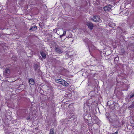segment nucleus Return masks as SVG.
Instances as JSON below:
<instances>
[{
    "instance_id": "9b49d317",
    "label": "nucleus",
    "mask_w": 134,
    "mask_h": 134,
    "mask_svg": "<svg viewBox=\"0 0 134 134\" xmlns=\"http://www.w3.org/2000/svg\"><path fill=\"white\" fill-rule=\"evenodd\" d=\"M41 54L43 58H46V55L45 53L44 52H42L41 53Z\"/></svg>"
},
{
    "instance_id": "f257e3e1",
    "label": "nucleus",
    "mask_w": 134,
    "mask_h": 134,
    "mask_svg": "<svg viewBox=\"0 0 134 134\" xmlns=\"http://www.w3.org/2000/svg\"><path fill=\"white\" fill-rule=\"evenodd\" d=\"M84 41L85 42V43L86 44H87L88 45V46L90 49V48H92L93 49H94V47L93 46H91L90 45L91 44H92V43L88 39H86V40H84Z\"/></svg>"
},
{
    "instance_id": "7ed1b4c3",
    "label": "nucleus",
    "mask_w": 134,
    "mask_h": 134,
    "mask_svg": "<svg viewBox=\"0 0 134 134\" xmlns=\"http://www.w3.org/2000/svg\"><path fill=\"white\" fill-rule=\"evenodd\" d=\"M111 6L110 5H109L104 7V9L105 11H108L111 10Z\"/></svg>"
},
{
    "instance_id": "a211bd4d",
    "label": "nucleus",
    "mask_w": 134,
    "mask_h": 134,
    "mask_svg": "<svg viewBox=\"0 0 134 134\" xmlns=\"http://www.w3.org/2000/svg\"><path fill=\"white\" fill-rule=\"evenodd\" d=\"M118 132L117 131L115 132V133H113L112 134H118Z\"/></svg>"
},
{
    "instance_id": "f8f14e48",
    "label": "nucleus",
    "mask_w": 134,
    "mask_h": 134,
    "mask_svg": "<svg viewBox=\"0 0 134 134\" xmlns=\"http://www.w3.org/2000/svg\"><path fill=\"white\" fill-rule=\"evenodd\" d=\"M109 25L111 27H114L116 25L115 23H110V24Z\"/></svg>"
},
{
    "instance_id": "412c9836",
    "label": "nucleus",
    "mask_w": 134,
    "mask_h": 134,
    "mask_svg": "<svg viewBox=\"0 0 134 134\" xmlns=\"http://www.w3.org/2000/svg\"><path fill=\"white\" fill-rule=\"evenodd\" d=\"M107 115H108V114H107V113H106V115L107 116Z\"/></svg>"
},
{
    "instance_id": "dca6fc26",
    "label": "nucleus",
    "mask_w": 134,
    "mask_h": 134,
    "mask_svg": "<svg viewBox=\"0 0 134 134\" xmlns=\"http://www.w3.org/2000/svg\"><path fill=\"white\" fill-rule=\"evenodd\" d=\"M30 116H28V117H27L26 119L27 120H28L30 119Z\"/></svg>"
},
{
    "instance_id": "1a4fd4ad",
    "label": "nucleus",
    "mask_w": 134,
    "mask_h": 134,
    "mask_svg": "<svg viewBox=\"0 0 134 134\" xmlns=\"http://www.w3.org/2000/svg\"><path fill=\"white\" fill-rule=\"evenodd\" d=\"M55 51L59 53H61L62 52V51L58 48H56Z\"/></svg>"
},
{
    "instance_id": "f3484780",
    "label": "nucleus",
    "mask_w": 134,
    "mask_h": 134,
    "mask_svg": "<svg viewBox=\"0 0 134 134\" xmlns=\"http://www.w3.org/2000/svg\"><path fill=\"white\" fill-rule=\"evenodd\" d=\"M133 97H134V94H131V95H130V98H132Z\"/></svg>"
},
{
    "instance_id": "6e6552de",
    "label": "nucleus",
    "mask_w": 134,
    "mask_h": 134,
    "mask_svg": "<svg viewBox=\"0 0 134 134\" xmlns=\"http://www.w3.org/2000/svg\"><path fill=\"white\" fill-rule=\"evenodd\" d=\"M37 27L36 26H33L31 27L30 29V30H32L33 31H34L36 30Z\"/></svg>"
},
{
    "instance_id": "9d476101",
    "label": "nucleus",
    "mask_w": 134,
    "mask_h": 134,
    "mask_svg": "<svg viewBox=\"0 0 134 134\" xmlns=\"http://www.w3.org/2000/svg\"><path fill=\"white\" fill-rule=\"evenodd\" d=\"M30 83L31 85H33L34 84V81L33 79H30L29 80Z\"/></svg>"
},
{
    "instance_id": "aec40b11",
    "label": "nucleus",
    "mask_w": 134,
    "mask_h": 134,
    "mask_svg": "<svg viewBox=\"0 0 134 134\" xmlns=\"http://www.w3.org/2000/svg\"><path fill=\"white\" fill-rule=\"evenodd\" d=\"M109 120L110 121V122L111 121V120H110V119H109Z\"/></svg>"
},
{
    "instance_id": "39448f33",
    "label": "nucleus",
    "mask_w": 134,
    "mask_h": 134,
    "mask_svg": "<svg viewBox=\"0 0 134 134\" xmlns=\"http://www.w3.org/2000/svg\"><path fill=\"white\" fill-rule=\"evenodd\" d=\"M55 81L56 82L59 83L62 85L63 84V82H64V80L62 79H56Z\"/></svg>"
},
{
    "instance_id": "2eb2a0df",
    "label": "nucleus",
    "mask_w": 134,
    "mask_h": 134,
    "mask_svg": "<svg viewBox=\"0 0 134 134\" xmlns=\"http://www.w3.org/2000/svg\"><path fill=\"white\" fill-rule=\"evenodd\" d=\"M49 134H54L53 129H51L50 130Z\"/></svg>"
},
{
    "instance_id": "f03ea898",
    "label": "nucleus",
    "mask_w": 134,
    "mask_h": 134,
    "mask_svg": "<svg viewBox=\"0 0 134 134\" xmlns=\"http://www.w3.org/2000/svg\"><path fill=\"white\" fill-rule=\"evenodd\" d=\"M93 21L95 22H100L101 20L99 16H94L93 18Z\"/></svg>"
},
{
    "instance_id": "4be33fe9",
    "label": "nucleus",
    "mask_w": 134,
    "mask_h": 134,
    "mask_svg": "<svg viewBox=\"0 0 134 134\" xmlns=\"http://www.w3.org/2000/svg\"><path fill=\"white\" fill-rule=\"evenodd\" d=\"M68 37V38H70V37Z\"/></svg>"
},
{
    "instance_id": "423d86ee",
    "label": "nucleus",
    "mask_w": 134,
    "mask_h": 134,
    "mask_svg": "<svg viewBox=\"0 0 134 134\" xmlns=\"http://www.w3.org/2000/svg\"><path fill=\"white\" fill-rule=\"evenodd\" d=\"M83 116L85 119L87 120L88 118L91 117V115L88 114H84Z\"/></svg>"
},
{
    "instance_id": "ddd939ff",
    "label": "nucleus",
    "mask_w": 134,
    "mask_h": 134,
    "mask_svg": "<svg viewBox=\"0 0 134 134\" xmlns=\"http://www.w3.org/2000/svg\"><path fill=\"white\" fill-rule=\"evenodd\" d=\"M62 85L63 86H66L69 85V84L66 81H65L64 80V82L63 84H62Z\"/></svg>"
},
{
    "instance_id": "6ab92c4d",
    "label": "nucleus",
    "mask_w": 134,
    "mask_h": 134,
    "mask_svg": "<svg viewBox=\"0 0 134 134\" xmlns=\"http://www.w3.org/2000/svg\"><path fill=\"white\" fill-rule=\"evenodd\" d=\"M128 14V12H126V14H125L126 15H127Z\"/></svg>"
},
{
    "instance_id": "20e7f679",
    "label": "nucleus",
    "mask_w": 134,
    "mask_h": 134,
    "mask_svg": "<svg viewBox=\"0 0 134 134\" xmlns=\"http://www.w3.org/2000/svg\"><path fill=\"white\" fill-rule=\"evenodd\" d=\"M86 25L90 29L92 30L93 29V25L92 23L87 22L86 24Z\"/></svg>"
},
{
    "instance_id": "4468645a",
    "label": "nucleus",
    "mask_w": 134,
    "mask_h": 134,
    "mask_svg": "<svg viewBox=\"0 0 134 134\" xmlns=\"http://www.w3.org/2000/svg\"><path fill=\"white\" fill-rule=\"evenodd\" d=\"M66 31H64L63 32V34L62 35H60V38H62L63 36H65L66 35Z\"/></svg>"
},
{
    "instance_id": "0eeeda50",
    "label": "nucleus",
    "mask_w": 134,
    "mask_h": 134,
    "mask_svg": "<svg viewBox=\"0 0 134 134\" xmlns=\"http://www.w3.org/2000/svg\"><path fill=\"white\" fill-rule=\"evenodd\" d=\"M10 72V70L9 69H6L5 70V71L4 73H3L5 77H7L6 74H9Z\"/></svg>"
}]
</instances>
